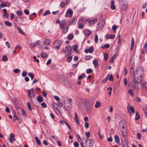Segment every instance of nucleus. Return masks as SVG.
Here are the masks:
<instances>
[{"instance_id":"obj_1","label":"nucleus","mask_w":147,"mask_h":147,"mask_svg":"<svg viewBox=\"0 0 147 147\" xmlns=\"http://www.w3.org/2000/svg\"><path fill=\"white\" fill-rule=\"evenodd\" d=\"M144 73V69L141 68H140L135 72L134 75V77L137 79V80L141 81L142 80V75H143Z\"/></svg>"},{"instance_id":"obj_2","label":"nucleus","mask_w":147,"mask_h":147,"mask_svg":"<svg viewBox=\"0 0 147 147\" xmlns=\"http://www.w3.org/2000/svg\"><path fill=\"white\" fill-rule=\"evenodd\" d=\"M127 124L124 120H122L119 123V128H122L124 130H127Z\"/></svg>"},{"instance_id":"obj_3","label":"nucleus","mask_w":147,"mask_h":147,"mask_svg":"<svg viewBox=\"0 0 147 147\" xmlns=\"http://www.w3.org/2000/svg\"><path fill=\"white\" fill-rule=\"evenodd\" d=\"M141 81L137 80V79L134 78L132 82L131 87L134 89H137L138 88V84Z\"/></svg>"},{"instance_id":"obj_4","label":"nucleus","mask_w":147,"mask_h":147,"mask_svg":"<svg viewBox=\"0 0 147 147\" xmlns=\"http://www.w3.org/2000/svg\"><path fill=\"white\" fill-rule=\"evenodd\" d=\"M65 49V57H67L71 54V53L72 51V48L70 46L68 45L66 47Z\"/></svg>"},{"instance_id":"obj_5","label":"nucleus","mask_w":147,"mask_h":147,"mask_svg":"<svg viewBox=\"0 0 147 147\" xmlns=\"http://www.w3.org/2000/svg\"><path fill=\"white\" fill-rule=\"evenodd\" d=\"M93 144V141L90 139H86L85 140V147H92Z\"/></svg>"},{"instance_id":"obj_6","label":"nucleus","mask_w":147,"mask_h":147,"mask_svg":"<svg viewBox=\"0 0 147 147\" xmlns=\"http://www.w3.org/2000/svg\"><path fill=\"white\" fill-rule=\"evenodd\" d=\"M62 43V42L61 40H55L54 43L55 48L59 50Z\"/></svg>"},{"instance_id":"obj_7","label":"nucleus","mask_w":147,"mask_h":147,"mask_svg":"<svg viewBox=\"0 0 147 147\" xmlns=\"http://www.w3.org/2000/svg\"><path fill=\"white\" fill-rule=\"evenodd\" d=\"M134 57L133 56H132L130 59V63L129 64V66L130 67H134Z\"/></svg>"},{"instance_id":"obj_8","label":"nucleus","mask_w":147,"mask_h":147,"mask_svg":"<svg viewBox=\"0 0 147 147\" xmlns=\"http://www.w3.org/2000/svg\"><path fill=\"white\" fill-rule=\"evenodd\" d=\"M127 109L129 112L130 113V111L132 113H134L135 110L134 107H130V104H129L127 106Z\"/></svg>"},{"instance_id":"obj_9","label":"nucleus","mask_w":147,"mask_h":147,"mask_svg":"<svg viewBox=\"0 0 147 147\" xmlns=\"http://www.w3.org/2000/svg\"><path fill=\"white\" fill-rule=\"evenodd\" d=\"M141 88L143 89H147V83L146 82H144L141 83Z\"/></svg>"},{"instance_id":"obj_10","label":"nucleus","mask_w":147,"mask_h":147,"mask_svg":"<svg viewBox=\"0 0 147 147\" xmlns=\"http://www.w3.org/2000/svg\"><path fill=\"white\" fill-rule=\"evenodd\" d=\"M127 130H124V129H122V128H121V132L122 135L123 137H125L127 135Z\"/></svg>"},{"instance_id":"obj_11","label":"nucleus","mask_w":147,"mask_h":147,"mask_svg":"<svg viewBox=\"0 0 147 147\" xmlns=\"http://www.w3.org/2000/svg\"><path fill=\"white\" fill-rule=\"evenodd\" d=\"M65 23V20H62L60 23L59 27L60 28L63 29Z\"/></svg>"},{"instance_id":"obj_12","label":"nucleus","mask_w":147,"mask_h":147,"mask_svg":"<svg viewBox=\"0 0 147 147\" xmlns=\"http://www.w3.org/2000/svg\"><path fill=\"white\" fill-rule=\"evenodd\" d=\"M111 8L112 10H115L116 8L115 5V1L113 0H112L111 3Z\"/></svg>"},{"instance_id":"obj_13","label":"nucleus","mask_w":147,"mask_h":147,"mask_svg":"<svg viewBox=\"0 0 147 147\" xmlns=\"http://www.w3.org/2000/svg\"><path fill=\"white\" fill-rule=\"evenodd\" d=\"M93 63L94 66L96 67H97L98 66V61L96 59H94L93 61Z\"/></svg>"},{"instance_id":"obj_14","label":"nucleus","mask_w":147,"mask_h":147,"mask_svg":"<svg viewBox=\"0 0 147 147\" xmlns=\"http://www.w3.org/2000/svg\"><path fill=\"white\" fill-rule=\"evenodd\" d=\"M3 15L5 18H8L9 17V15L7 14V10L6 9H3Z\"/></svg>"},{"instance_id":"obj_15","label":"nucleus","mask_w":147,"mask_h":147,"mask_svg":"<svg viewBox=\"0 0 147 147\" xmlns=\"http://www.w3.org/2000/svg\"><path fill=\"white\" fill-rule=\"evenodd\" d=\"M50 43V40L48 38L45 39L44 40V44L45 45H48Z\"/></svg>"},{"instance_id":"obj_16","label":"nucleus","mask_w":147,"mask_h":147,"mask_svg":"<svg viewBox=\"0 0 147 147\" xmlns=\"http://www.w3.org/2000/svg\"><path fill=\"white\" fill-rule=\"evenodd\" d=\"M103 26H104L101 24H100V23H99L97 26V30L99 31L101 30L103 28Z\"/></svg>"},{"instance_id":"obj_17","label":"nucleus","mask_w":147,"mask_h":147,"mask_svg":"<svg viewBox=\"0 0 147 147\" xmlns=\"http://www.w3.org/2000/svg\"><path fill=\"white\" fill-rule=\"evenodd\" d=\"M22 109L20 108H17V111L18 113L19 116L22 115Z\"/></svg>"},{"instance_id":"obj_18","label":"nucleus","mask_w":147,"mask_h":147,"mask_svg":"<svg viewBox=\"0 0 147 147\" xmlns=\"http://www.w3.org/2000/svg\"><path fill=\"white\" fill-rule=\"evenodd\" d=\"M38 41H37L36 42V43H31L30 45V46L31 48H33L36 45H38L39 44Z\"/></svg>"},{"instance_id":"obj_19","label":"nucleus","mask_w":147,"mask_h":147,"mask_svg":"<svg viewBox=\"0 0 147 147\" xmlns=\"http://www.w3.org/2000/svg\"><path fill=\"white\" fill-rule=\"evenodd\" d=\"M91 33V31L89 30H86L84 32V34L86 36H87L89 35Z\"/></svg>"},{"instance_id":"obj_20","label":"nucleus","mask_w":147,"mask_h":147,"mask_svg":"<svg viewBox=\"0 0 147 147\" xmlns=\"http://www.w3.org/2000/svg\"><path fill=\"white\" fill-rule=\"evenodd\" d=\"M69 28L68 26H67V27H65L63 28V29H62V32L63 34L66 33L67 32Z\"/></svg>"},{"instance_id":"obj_21","label":"nucleus","mask_w":147,"mask_h":147,"mask_svg":"<svg viewBox=\"0 0 147 147\" xmlns=\"http://www.w3.org/2000/svg\"><path fill=\"white\" fill-rule=\"evenodd\" d=\"M134 40L133 38H132L131 40V45L130 48L131 51H132L134 47Z\"/></svg>"},{"instance_id":"obj_22","label":"nucleus","mask_w":147,"mask_h":147,"mask_svg":"<svg viewBox=\"0 0 147 147\" xmlns=\"http://www.w3.org/2000/svg\"><path fill=\"white\" fill-rule=\"evenodd\" d=\"M116 54L115 53L114 55L111 58V59L110 61V63H113L114 59L116 58Z\"/></svg>"},{"instance_id":"obj_23","label":"nucleus","mask_w":147,"mask_h":147,"mask_svg":"<svg viewBox=\"0 0 147 147\" xmlns=\"http://www.w3.org/2000/svg\"><path fill=\"white\" fill-rule=\"evenodd\" d=\"M97 21V19H95L94 20H90L89 21V23L90 24L89 25H90L91 24H94L95 22H96Z\"/></svg>"},{"instance_id":"obj_24","label":"nucleus","mask_w":147,"mask_h":147,"mask_svg":"<svg viewBox=\"0 0 147 147\" xmlns=\"http://www.w3.org/2000/svg\"><path fill=\"white\" fill-rule=\"evenodd\" d=\"M114 138L115 142L117 143H118L119 142V139L118 136L117 135H115L114 136Z\"/></svg>"},{"instance_id":"obj_25","label":"nucleus","mask_w":147,"mask_h":147,"mask_svg":"<svg viewBox=\"0 0 147 147\" xmlns=\"http://www.w3.org/2000/svg\"><path fill=\"white\" fill-rule=\"evenodd\" d=\"M41 56L42 58H45L46 57H47L48 55L47 53L45 52H42L41 54Z\"/></svg>"},{"instance_id":"obj_26","label":"nucleus","mask_w":147,"mask_h":147,"mask_svg":"<svg viewBox=\"0 0 147 147\" xmlns=\"http://www.w3.org/2000/svg\"><path fill=\"white\" fill-rule=\"evenodd\" d=\"M27 91L28 92V96L30 98L31 100L32 101V92H30V90H28Z\"/></svg>"},{"instance_id":"obj_27","label":"nucleus","mask_w":147,"mask_h":147,"mask_svg":"<svg viewBox=\"0 0 147 147\" xmlns=\"http://www.w3.org/2000/svg\"><path fill=\"white\" fill-rule=\"evenodd\" d=\"M15 137L14 135L12 133H11L10 135V137L9 138V139H12L13 141L15 140L16 139L14 138Z\"/></svg>"},{"instance_id":"obj_28","label":"nucleus","mask_w":147,"mask_h":147,"mask_svg":"<svg viewBox=\"0 0 147 147\" xmlns=\"http://www.w3.org/2000/svg\"><path fill=\"white\" fill-rule=\"evenodd\" d=\"M127 8V5L125 4H123L121 6V9L123 11H125Z\"/></svg>"},{"instance_id":"obj_29","label":"nucleus","mask_w":147,"mask_h":147,"mask_svg":"<svg viewBox=\"0 0 147 147\" xmlns=\"http://www.w3.org/2000/svg\"><path fill=\"white\" fill-rule=\"evenodd\" d=\"M17 28L20 33L23 35H24L25 34L24 32L20 28H19V27H17Z\"/></svg>"},{"instance_id":"obj_30","label":"nucleus","mask_w":147,"mask_h":147,"mask_svg":"<svg viewBox=\"0 0 147 147\" xmlns=\"http://www.w3.org/2000/svg\"><path fill=\"white\" fill-rule=\"evenodd\" d=\"M16 21L18 23H20L23 22V20L20 17H18L16 18Z\"/></svg>"},{"instance_id":"obj_31","label":"nucleus","mask_w":147,"mask_h":147,"mask_svg":"<svg viewBox=\"0 0 147 147\" xmlns=\"http://www.w3.org/2000/svg\"><path fill=\"white\" fill-rule=\"evenodd\" d=\"M74 37V35L73 34H70L67 36V38L68 39L72 40Z\"/></svg>"},{"instance_id":"obj_32","label":"nucleus","mask_w":147,"mask_h":147,"mask_svg":"<svg viewBox=\"0 0 147 147\" xmlns=\"http://www.w3.org/2000/svg\"><path fill=\"white\" fill-rule=\"evenodd\" d=\"M100 102L99 101H97L96 102L95 107L96 108H98L100 107Z\"/></svg>"},{"instance_id":"obj_33","label":"nucleus","mask_w":147,"mask_h":147,"mask_svg":"<svg viewBox=\"0 0 147 147\" xmlns=\"http://www.w3.org/2000/svg\"><path fill=\"white\" fill-rule=\"evenodd\" d=\"M2 60L3 61H6L7 60V58L5 55H4L2 57Z\"/></svg>"},{"instance_id":"obj_34","label":"nucleus","mask_w":147,"mask_h":147,"mask_svg":"<svg viewBox=\"0 0 147 147\" xmlns=\"http://www.w3.org/2000/svg\"><path fill=\"white\" fill-rule=\"evenodd\" d=\"M88 51H89V53H92L94 51V49L93 47L91 46L90 48H89L88 49Z\"/></svg>"},{"instance_id":"obj_35","label":"nucleus","mask_w":147,"mask_h":147,"mask_svg":"<svg viewBox=\"0 0 147 147\" xmlns=\"http://www.w3.org/2000/svg\"><path fill=\"white\" fill-rule=\"evenodd\" d=\"M4 24L7 26H11L12 24L10 22L8 21H5L4 22Z\"/></svg>"},{"instance_id":"obj_36","label":"nucleus","mask_w":147,"mask_h":147,"mask_svg":"<svg viewBox=\"0 0 147 147\" xmlns=\"http://www.w3.org/2000/svg\"><path fill=\"white\" fill-rule=\"evenodd\" d=\"M28 76L30 77L32 80L34 78V75L32 73H28Z\"/></svg>"},{"instance_id":"obj_37","label":"nucleus","mask_w":147,"mask_h":147,"mask_svg":"<svg viewBox=\"0 0 147 147\" xmlns=\"http://www.w3.org/2000/svg\"><path fill=\"white\" fill-rule=\"evenodd\" d=\"M72 59V57L71 56H68L67 59V62H69L71 61Z\"/></svg>"},{"instance_id":"obj_38","label":"nucleus","mask_w":147,"mask_h":147,"mask_svg":"<svg viewBox=\"0 0 147 147\" xmlns=\"http://www.w3.org/2000/svg\"><path fill=\"white\" fill-rule=\"evenodd\" d=\"M74 47L73 48V50L74 51H76V52L77 51V50L78 48V46L77 45H75L73 46Z\"/></svg>"},{"instance_id":"obj_39","label":"nucleus","mask_w":147,"mask_h":147,"mask_svg":"<svg viewBox=\"0 0 147 147\" xmlns=\"http://www.w3.org/2000/svg\"><path fill=\"white\" fill-rule=\"evenodd\" d=\"M35 140L36 141L37 144L39 145H40L41 144V142L40 141L38 138L37 137H35Z\"/></svg>"},{"instance_id":"obj_40","label":"nucleus","mask_w":147,"mask_h":147,"mask_svg":"<svg viewBox=\"0 0 147 147\" xmlns=\"http://www.w3.org/2000/svg\"><path fill=\"white\" fill-rule=\"evenodd\" d=\"M37 100L38 102H41L43 101L42 98L40 96H38L37 98Z\"/></svg>"},{"instance_id":"obj_41","label":"nucleus","mask_w":147,"mask_h":147,"mask_svg":"<svg viewBox=\"0 0 147 147\" xmlns=\"http://www.w3.org/2000/svg\"><path fill=\"white\" fill-rule=\"evenodd\" d=\"M104 59L105 60H107L108 59V54L106 53H105L104 54Z\"/></svg>"},{"instance_id":"obj_42","label":"nucleus","mask_w":147,"mask_h":147,"mask_svg":"<svg viewBox=\"0 0 147 147\" xmlns=\"http://www.w3.org/2000/svg\"><path fill=\"white\" fill-rule=\"evenodd\" d=\"M117 28V27L116 25H114L112 26V30L114 32H115Z\"/></svg>"},{"instance_id":"obj_43","label":"nucleus","mask_w":147,"mask_h":147,"mask_svg":"<svg viewBox=\"0 0 147 147\" xmlns=\"http://www.w3.org/2000/svg\"><path fill=\"white\" fill-rule=\"evenodd\" d=\"M67 13L69 14L70 15H72L73 11L71 9H69L67 10Z\"/></svg>"},{"instance_id":"obj_44","label":"nucleus","mask_w":147,"mask_h":147,"mask_svg":"<svg viewBox=\"0 0 147 147\" xmlns=\"http://www.w3.org/2000/svg\"><path fill=\"white\" fill-rule=\"evenodd\" d=\"M93 72V70L92 69L89 68L87 69L86 70V72L87 74H89L92 73Z\"/></svg>"},{"instance_id":"obj_45","label":"nucleus","mask_w":147,"mask_h":147,"mask_svg":"<svg viewBox=\"0 0 147 147\" xmlns=\"http://www.w3.org/2000/svg\"><path fill=\"white\" fill-rule=\"evenodd\" d=\"M50 12L49 10H47L43 14V16H45L50 13Z\"/></svg>"},{"instance_id":"obj_46","label":"nucleus","mask_w":147,"mask_h":147,"mask_svg":"<svg viewBox=\"0 0 147 147\" xmlns=\"http://www.w3.org/2000/svg\"><path fill=\"white\" fill-rule=\"evenodd\" d=\"M94 41L96 43H97L98 42V36L97 34L95 35L94 37Z\"/></svg>"},{"instance_id":"obj_47","label":"nucleus","mask_w":147,"mask_h":147,"mask_svg":"<svg viewBox=\"0 0 147 147\" xmlns=\"http://www.w3.org/2000/svg\"><path fill=\"white\" fill-rule=\"evenodd\" d=\"M85 75L84 74H82V75L80 76L78 78L79 80H80L82 79L84 77H85Z\"/></svg>"},{"instance_id":"obj_48","label":"nucleus","mask_w":147,"mask_h":147,"mask_svg":"<svg viewBox=\"0 0 147 147\" xmlns=\"http://www.w3.org/2000/svg\"><path fill=\"white\" fill-rule=\"evenodd\" d=\"M84 27V24H82L81 23H79L78 25V28L80 29H83Z\"/></svg>"},{"instance_id":"obj_49","label":"nucleus","mask_w":147,"mask_h":147,"mask_svg":"<svg viewBox=\"0 0 147 147\" xmlns=\"http://www.w3.org/2000/svg\"><path fill=\"white\" fill-rule=\"evenodd\" d=\"M109 90V91L108 92V94H109L110 96L111 95V91L112 90V88L111 87H109L107 89V90Z\"/></svg>"},{"instance_id":"obj_50","label":"nucleus","mask_w":147,"mask_h":147,"mask_svg":"<svg viewBox=\"0 0 147 147\" xmlns=\"http://www.w3.org/2000/svg\"><path fill=\"white\" fill-rule=\"evenodd\" d=\"M110 47V45L109 44H106L104 46L102 47V49L104 48H109Z\"/></svg>"},{"instance_id":"obj_51","label":"nucleus","mask_w":147,"mask_h":147,"mask_svg":"<svg viewBox=\"0 0 147 147\" xmlns=\"http://www.w3.org/2000/svg\"><path fill=\"white\" fill-rule=\"evenodd\" d=\"M72 104H71V103H70L69 104V105H68L67 106V110H69L70 109H71V108H72Z\"/></svg>"},{"instance_id":"obj_52","label":"nucleus","mask_w":147,"mask_h":147,"mask_svg":"<svg viewBox=\"0 0 147 147\" xmlns=\"http://www.w3.org/2000/svg\"><path fill=\"white\" fill-rule=\"evenodd\" d=\"M127 71L126 67H124V76H125L127 74Z\"/></svg>"},{"instance_id":"obj_53","label":"nucleus","mask_w":147,"mask_h":147,"mask_svg":"<svg viewBox=\"0 0 147 147\" xmlns=\"http://www.w3.org/2000/svg\"><path fill=\"white\" fill-rule=\"evenodd\" d=\"M100 23V24H101L104 26L105 23V22L104 19H103V20H102Z\"/></svg>"},{"instance_id":"obj_54","label":"nucleus","mask_w":147,"mask_h":147,"mask_svg":"<svg viewBox=\"0 0 147 147\" xmlns=\"http://www.w3.org/2000/svg\"><path fill=\"white\" fill-rule=\"evenodd\" d=\"M41 105L44 108H46L47 107V105L45 102H43L41 104Z\"/></svg>"},{"instance_id":"obj_55","label":"nucleus","mask_w":147,"mask_h":147,"mask_svg":"<svg viewBox=\"0 0 147 147\" xmlns=\"http://www.w3.org/2000/svg\"><path fill=\"white\" fill-rule=\"evenodd\" d=\"M22 75L23 77H25L27 75V73L26 71H23L22 73Z\"/></svg>"},{"instance_id":"obj_56","label":"nucleus","mask_w":147,"mask_h":147,"mask_svg":"<svg viewBox=\"0 0 147 147\" xmlns=\"http://www.w3.org/2000/svg\"><path fill=\"white\" fill-rule=\"evenodd\" d=\"M109 79L110 81H113V78L112 74H111L109 78Z\"/></svg>"},{"instance_id":"obj_57","label":"nucleus","mask_w":147,"mask_h":147,"mask_svg":"<svg viewBox=\"0 0 147 147\" xmlns=\"http://www.w3.org/2000/svg\"><path fill=\"white\" fill-rule=\"evenodd\" d=\"M92 57L90 55H87L86 57V59L88 60H89L92 58Z\"/></svg>"},{"instance_id":"obj_58","label":"nucleus","mask_w":147,"mask_h":147,"mask_svg":"<svg viewBox=\"0 0 147 147\" xmlns=\"http://www.w3.org/2000/svg\"><path fill=\"white\" fill-rule=\"evenodd\" d=\"M124 84L125 86H126L127 84V81L126 78H125L124 79Z\"/></svg>"},{"instance_id":"obj_59","label":"nucleus","mask_w":147,"mask_h":147,"mask_svg":"<svg viewBox=\"0 0 147 147\" xmlns=\"http://www.w3.org/2000/svg\"><path fill=\"white\" fill-rule=\"evenodd\" d=\"M16 13L19 16L22 15V12L20 11H18L16 12Z\"/></svg>"},{"instance_id":"obj_60","label":"nucleus","mask_w":147,"mask_h":147,"mask_svg":"<svg viewBox=\"0 0 147 147\" xmlns=\"http://www.w3.org/2000/svg\"><path fill=\"white\" fill-rule=\"evenodd\" d=\"M128 92L129 94H131L132 96L134 95V93L133 92V91L131 90H128Z\"/></svg>"},{"instance_id":"obj_61","label":"nucleus","mask_w":147,"mask_h":147,"mask_svg":"<svg viewBox=\"0 0 147 147\" xmlns=\"http://www.w3.org/2000/svg\"><path fill=\"white\" fill-rule=\"evenodd\" d=\"M74 145L75 147H78L79 146V144L78 142H74Z\"/></svg>"},{"instance_id":"obj_62","label":"nucleus","mask_w":147,"mask_h":147,"mask_svg":"<svg viewBox=\"0 0 147 147\" xmlns=\"http://www.w3.org/2000/svg\"><path fill=\"white\" fill-rule=\"evenodd\" d=\"M27 105L29 110L30 111H31L32 110V108H31L30 103L28 102L27 103Z\"/></svg>"},{"instance_id":"obj_63","label":"nucleus","mask_w":147,"mask_h":147,"mask_svg":"<svg viewBox=\"0 0 147 147\" xmlns=\"http://www.w3.org/2000/svg\"><path fill=\"white\" fill-rule=\"evenodd\" d=\"M24 13L27 15H28L29 13V11L27 9H25L24 10Z\"/></svg>"},{"instance_id":"obj_64","label":"nucleus","mask_w":147,"mask_h":147,"mask_svg":"<svg viewBox=\"0 0 147 147\" xmlns=\"http://www.w3.org/2000/svg\"><path fill=\"white\" fill-rule=\"evenodd\" d=\"M6 4L5 3H2L0 5V7H3L6 6Z\"/></svg>"}]
</instances>
